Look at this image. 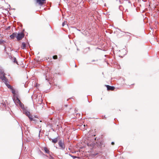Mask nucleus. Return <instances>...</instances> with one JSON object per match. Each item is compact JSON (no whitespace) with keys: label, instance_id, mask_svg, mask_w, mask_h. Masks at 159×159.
I'll list each match as a JSON object with an SVG mask.
<instances>
[{"label":"nucleus","instance_id":"f257e3e1","mask_svg":"<svg viewBox=\"0 0 159 159\" xmlns=\"http://www.w3.org/2000/svg\"><path fill=\"white\" fill-rule=\"evenodd\" d=\"M0 74L2 75V76L1 77H0V78L2 79L3 82L5 83L8 88L12 89V93L13 94H15V91L12 89V87L9 84H8L9 83L8 82V80L5 76V74L3 71H1L0 72Z\"/></svg>","mask_w":159,"mask_h":159},{"label":"nucleus","instance_id":"f03ea898","mask_svg":"<svg viewBox=\"0 0 159 159\" xmlns=\"http://www.w3.org/2000/svg\"><path fill=\"white\" fill-rule=\"evenodd\" d=\"M103 143L102 141H97V142H89L88 143V146H90L91 147H94L95 146H97L99 148H102L103 146Z\"/></svg>","mask_w":159,"mask_h":159},{"label":"nucleus","instance_id":"7ed1b4c3","mask_svg":"<svg viewBox=\"0 0 159 159\" xmlns=\"http://www.w3.org/2000/svg\"><path fill=\"white\" fill-rule=\"evenodd\" d=\"M58 144L60 149L64 150L65 148V145L64 143V141L62 140H60L58 143Z\"/></svg>","mask_w":159,"mask_h":159},{"label":"nucleus","instance_id":"20e7f679","mask_svg":"<svg viewBox=\"0 0 159 159\" xmlns=\"http://www.w3.org/2000/svg\"><path fill=\"white\" fill-rule=\"evenodd\" d=\"M24 34L23 33H20L17 34L16 38L18 40H20L24 36Z\"/></svg>","mask_w":159,"mask_h":159},{"label":"nucleus","instance_id":"39448f33","mask_svg":"<svg viewBox=\"0 0 159 159\" xmlns=\"http://www.w3.org/2000/svg\"><path fill=\"white\" fill-rule=\"evenodd\" d=\"M107 90H113L115 89V87L113 86H111L109 85H106Z\"/></svg>","mask_w":159,"mask_h":159},{"label":"nucleus","instance_id":"423d86ee","mask_svg":"<svg viewBox=\"0 0 159 159\" xmlns=\"http://www.w3.org/2000/svg\"><path fill=\"white\" fill-rule=\"evenodd\" d=\"M22 111H23V113L27 116L30 114V112L28 111L25 108L23 109Z\"/></svg>","mask_w":159,"mask_h":159},{"label":"nucleus","instance_id":"0eeeda50","mask_svg":"<svg viewBox=\"0 0 159 159\" xmlns=\"http://www.w3.org/2000/svg\"><path fill=\"white\" fill-rule=\"evenodd\" d=\"M13 100L16 104H18L21 102L17 97H16V98H13Z\"/></svg>","mask_w":159,"mask_h":159},{"label":"nucleus","instance_id":"6e6552de","mask_svg":"<svg viewBox=\"0 0 159 159\" xmlns=\"http://www.w3.org/2000/svg\"><path fill=\"white\" fill-rule=\"evenodd\" d=\"M46 0H36L37 2L40 5H42L44 3Z\"/></svg>","mask_w":159,"mask_h":159},{"label":"nucleus","instance_id":"1a4fd4ad","mask_svg":"<svg viewBox=\"0 0 159 159\" xmlns=\"http://www.w3.org/2000/svg\"><path fill=\"white\" fill-rule=\"evenodd\" d=\"M17 36V33H14L12 34H11L10 36V37L11 39H13L15 38V37H16Z\"/></svg>","mask_w":159,"mask_h":159},{"label":"nucleus","instance_id":"9d476101","mask_svg":"<svg viewBox=\"0 0 159 159\" xmlns=\"http://www.w3.org/2000/svg\"><path fill=\"white\" fill-rule=\"evenodd\" d=\"M10 59L11 58L13 61L14 63H16L17 64H18V62H17V61H16V57H10Z\"/></svg>","mask_w":159,"mask_h":159},{"label":"nucleus","instance_id":"9b49d317","mask_svg":"<svg viewBox=\"0 0 159 159\" xmlns=\"http://www.w3.org/2000/svg\"><path fill=\"white\" fill-rule=\"evenodd\" d=\"M51 139L52 143H56L58 141V137Z\"/></svg>","mask_w":159,"mask_h":159},{"label":"nucleus","instance_id":"f8f14e48","mask_svg":"<svg viewBox=\"0 0 159 159\" xmlns=\"http://www.w3.org/2000/svg\"><path fill=\"white\" fill-rule=\"evenodd\" d=\"M19 106L21 108L22 110H23L25 108L24 107V104L20 102L19 104H18Z\"/></svg>","mask_w":159,"mask_h":159},{"label":"nucleus","instance_id":"ddd939ff","mask_svg":"<svg viewBox=\"0 0 159 159\" xmlns=\"http://www.w3.org/2000/svg\"><path fill=\"white\" fill-rule=\"evenodd\" d=\"M26 44L25 43L23 42L22 43V45L21 46V48L23 49H24L25 47H26Z\"/></svg>","mask_w":159,"mask_h":159},{"label":"nucleus","instance_id":"4468645a","mask_svg":"<svg viewBox=\"0 0 159 159\" xmlns=\"http://www.w3.org/2000/svg\"><path fill=\"white\" fill-rule=\"evenodd\" d=\"M44 149L46 153H48V154H50V151L48 149V148H46L45 147L44 148Z\"/></svg>","mask_w":159,"mask_h":159},{"label":"nucleus","instance_id":"2eb2a0df","mask_svg":"<svg viewBox=\"0 0 159 159\" xmlns=\"http://www.w3.org/2000/svg\"><path fill=\"white\" fill-rule=\"evenodd\" d=\"M27 116L29 117L30 120L32 121V120L33 118L32 116L30 114L28 116Z\"/></svg>","mask_w":159,"mask_h":159},{"label":"nucleus","instance_id":"dca6fc26","mask_svg":"<svg viewBox=\"0 0 159 159\" xmlns=\"http://www.w3.org/2000/svg\"><path fill=\"white\" fill-rule=\"evenodd\" d=\"M69 155L71 157H72L73 159H75L76 158H77V157L76 156H73V155H71V154H69Z\"/></svg>","mask_w":159,"mask_h":159},{"label":"nucleus","instance_id":"f3484780","mask_svg":"<svg viewBox=\"0 0 159 159\" xmlns=\"http://www.w3.org/2000/svg\"><path fill=\"white\" fill-rule=\"evenodd\" d=\"M67 22L66 21H64V22H63L62 24V27L64 26L65 25L67 24Z\"/></svg>","mask_w":159,"mask_h":159},{"label":"nucleus","instance_id":"a211bd4d","mask_svg":"<svg viewBox=\"0 0 159 159\" xmlns=\"http://www.w3.org/2000/svg\"><path fill=\"white\" fill-rule=\"evenodd\" d=\"M53 58L54 59H57V55H55V56H54L53 57Z\"/></svg>","mask_w":159,"mask_h":159},{"label":"nucleus","instance_id":"6ab92c4d","mask_svg":"<svg viewBox=\"0 0 159 159\" xmlns=\"http://www.w3.org/2000/svg\"><path fill=\"white\" fill-rule=\"evenodd\" d=\"M5 42L3 40H0V44H1Z\"/></svg>","mask_w":159,"mask_h":159},{"label":"nucleus","instance_id":"aec40b11","mask_svg":"<svg viewBox=\"0 0 159 159\" xmlns=\"http://www.w3.org/2000/svg\"><path fill=\"white\" fill-rule=\"evenodd\" d=\"M4 50L5 52H6L7 53V52H6L7 50H6V46L5 47Z\"/></svg>","mask_w":159,"mask_h":159},{"label":"nucleus","instance_id":"412c9836","mask_svg":"<svg viewBox=\"0 0 159 159\" xmlns=\"http://www.w3.org/2000/svg\"><path fill=\"white\" fill-rule=\"evenodd\" d=\"M32 121H35L36 120H35V119H33V118H32Z\"/></svg>","mask_w":159,"mask_h":159},{"label":"nucleus","instance_id":"4be33fe9","mask_svg":"<svg viewBox=\"0 0 159 159\" xmlns=\"http://www.w3.org/2000/svg\"><path fill=\"white\" fill-rule=\"evenodd\" d=\"M124 33H128V34H130V33H129V32H124Z\"/></svg>","mask_w":159,"mask_h":159},{"label":"nucleus","instance_id":"5701e85b","mask_svg":"<svg viewBox=\"0 0 159 159\" xmlns=\"http://www.w3.org/2000/svg\"><path fill=\"white\" fill-rule=\"evenodd\" d=\"M111 144L112 145H114V143L113 142H112L111 143Z\"/></svg>","mask_w":159,"mask_h":159},{"label":"nucleus","instance_id":"b1692460","mask_svg":"<svg viewBox=\"0 0 159 159\" xmlns=\"http://www.w3.org/2000/svg\"><path fill=\"white\" fill-rule=\"evenodd\" d=\"M117 29H118V30H119V31H121V30L120 29H119V28H117Z\"/></svg>","mask_w":159,"mask_h":159},{"label":"nucleus","instance_id":"393cba45","mask_svg":"<svg viewBox=\"0 0 159 159\" xmlns=\"http://www.w3.org/2000/svg\"><path fill=\"white\" fill-rule=\"evenodd\" d=\"M121 7L120 6L119 7V8H120V7ZM120 10H121V8H120Z\"/></svg>","mask_w":159,"mask_h":159},{"label":"nucleus","instance_id":"a878e982","mask_svg":"<svg viewBox=\"0 0 159 159\" xmlns=\"http://www.w3.org/2000/svg\"><path fill=\"white\" fill-rule=\"evenodd\" d=\"M128 2L129 4H130V2Z\"/></svg>","mask_w":159,"mask_h":159},{"label":"nucleus","instance_id":"bb28decb","mask_svg":"<svg viewBox=\"0 0 159 159\" xmlns=\"http://www.w3.org/2000/svg\"><path fill=\"white\" fill-rule=\"evenodd\" d=\"M77 66L76 65H75V67H76Z\"/></svg>","mask_w":159,"mask_h":159},{"label":"nucleus","instance_id":"cd10ccee","mask_svg":"<svg viewBox=\"0 0 159 159\" xmlns=\"http://www.w3.org/2000/svg\"><path fill=\"white\" fill-rule=\"evenodd\" d=\"M40 131H39V134H40Z\"/></svg>","mask_w":159,"mask_h":159},{"label":"nucleus","instance_id":"c85d7f7f","mask_svg":"<svg viewBox=\"0 0 159 159\" xmlns=\"http://www.w3.org/2000/svg\"><path fill=\"white\" fill-rule=\"evenodd\" d=\"M96 138H95V140H96Z\"/></svg>","mask_w":159,"mask_h":159},{"label":"nucleus","instance_id":"c756f323","mask_svg":"<svg viewBox=\"0 0 159 159\" xmlns=\"http://www.w3.org/2000/svg\"><path fill=\"white\" fill-rule=\"evenodd\" d=\"M84 126H85V125H84Z\"/></svg>","mask_w":159,"mask_h":159},{"label":"nucleus","instance_id":"7c9ffc66","mask_svg":"<svg viewBox=\"0 0 159 159\" xmlns=\"http://www.w3.org/2000/svg\"><path fill=\"white\" fill-rule=\"evenodd\" d=\"M10 28V27H8V28Z\"/></svg>","mask_w":159,"mask_h":159}]
</instances>
